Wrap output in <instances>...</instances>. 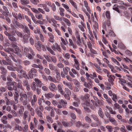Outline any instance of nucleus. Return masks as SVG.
I'll return each instance as SVG.
<instances>
[{
    "instance_id": "2f4dec72",
    "label": "nucleus",
    "mask_w": 132,
    "mask_h": 132,
    "mask_svg": "<svg viewBox=\"0 0 132 132\" xmlns=\"http://www.w3.org/2000/svg\"><path fill=\"white\" fill-rule=\"evenodd\" d=\"M36 14L35 16L37 19L40 20L43 19V17L41 14L39 13Z\"/></svg>"
},
{
    "instance_id": "0eeeda50",
    "label": "nucleus",
    "mask_w": 132,
    "mask_h": 132,
    "mask_svg": "<svg viewBox=\"0 0 132 132\" xmlns=\"http://www.w3.org/2000/svg\"><path fill=\"white\" fill-rule=\"evenodd\" d=\"M37 99V97L36 95L35 94L33 95L32 98L30 99L31 103L32 106H33L35 105Z\"/></svg>"
},
{
    "instance_id": "423d86ee",
    "label": "nucleus",
    "mask_w": 132,
    "mask_h": 132,
    "mask_svg": "<svg viewBox=\"0 0 132 132\" xmlns=\"http://www.w3.org/2000/svg\"><path fill=\"white\" fill-rule=\"evenodd\" d=\"M48 88L51 92H53L54 90H57V88L55 84L52 82L51 83L49 86Z\"/></svg>"
},
{
    "instance_id": "a878e982",
    "label": "nucleus",
    "mask_w": 132,
    "mask_h": 132,
    "mask_svg": "<svg viewBox=\"0 0 132 132\" xmlns=\"http://www.w3.org/2000/svg\"><path fill=\"white\" fill-rule=\"evenodd\" d=\"M57 88L58 91H59L60 93L61 94H64L62 89L63 87L61 84H59L57 86Z\"/></svg>"
},
{
    "instance_id": "774afa93",
    "label": "nucleus",
    "mask_w": 132,
    "mask_h": 132,
    "mask_svg": "<svg viewBox=\"0 0 132 132\" xmlns=\"http://www.w3.org/2000/svg\"><path fill=\"white\" fill-rule=\"evenodd\" d=\"M44 71L47 75H49L50 74V71L48 68H45L44 69Z\"/></svg>"
},
{
    "instance_id": "7ed1b4c3",
    "label": "nucleus",
    "mask_w": 132,
    "mask_h": 132,
    "mask_svg": "<svg viewBox=\"0 0 132 132\" xmlns=\"http://www.w3.org/2000/svg\"><path fill=\"white\" fill-rule=\"evenodd\" d=\"M4 33L5 35L7 36L9 39L12 42H15L16 41V39L15 37L11 35L6 31H5Z\"/></svg>"
},
{
    "instance_id": "f3484780",
    "label": "nucleus",
    "mask_w": 132,
    "mask_h": 132,
    "mask_svg": "<svg viewBox=\"0 0 132 132\" xmlns=\"http://www.w3.org/2000/svg\"><path fill=\"white\" fill-rule=\"evenodd\" d=\"M7 88V89L10 91H12L14 90V86H13L11 84V83L9 82H6Z\"/></svg>"
},
{
    "instance_id": "bf43d9fd",
    "label": "nucleus",
    "mask_w": 132,
    "mask_h": 132,
    "mask_svg": "<svg viewBox=\"0 0 132 132\" xmlns=\"http://www.w3.org/2000/svg\"><path fill=\"white\" fill-rule=\"evenodd\" d=\"M44 57L48 62H49L51 61L50 59H51V57L49 55H46Z\"/></svg>"
},
{
    "instance_id": "4be33fe9",
    "label": "nucleus",
    "mask_w": 132,
    "mask_h": 132,
    "mask_svg": "<svg viewBox=\"0 0 132 132\" xmlns=\"http://www.w3.org/2000/svg\"><path fill=\"white\" fill-rule=\"evenodd\" d=\"M54 94H53L51 92L46 93L45 94V97L48 99L53 97L54 96Z\"/></svg>"
},
{
    "instance_id": "680f3d73",
    "label": "nucleus",
    "mask_w": 132,
    "mask_h": 132,
    "mask_svg": "<svg viewBox=\"0 0 132 132\" xmlns=\"http://www.w3.org/2000/svg\"><path fill=\"white\" fill-rule=\"evenodd\" d=\"M91 116L92 118H93L94 120L97 121V123L99 122L98 119L96 116L94 115H92Z\"/></svg>"
},
{
    "instance_id": "9d476101",
    "label": "nucleus",
    "mask_w": 132,
    "mask_h": 132,
    "mask_svg": "<svg viewBox=\"0 0 132 132\" xmlns=\"http://www.w3.org/2000/svg\"><path fill=\"white\" fill-rule=\"evenodd\" d=\"M52 103L54 106L57 105V107L59 109L61 108H62V106L60 104V102H58L56 101L53 100L52 101Z\"/></svg>"
},
{
    "instance_id": "6e6552de",
    "label": "nucleus",
    "mask_w": 132,
    "mask_h": 132,
    "mask_svg": "<svg viewBox=\"0 0 132 132\" xmlns=\"http://www.w3.org/2000/svg\"><path fill=\"white\" fill-rule=\"evenodd\" d=\"M30 35H29L27 34H25L23 36V39L22 40V42L24 44L28 43V39L30 37Z\"/></svg>"
},
{
    "instance_id": "c756f323",
    "label": "nucleus",
    "mask_w": 132,
    "mask_h": 132,
    "mask_svg": "<svg viewBox=\"0 0 132 132\" xmlns=\"http://www.w3.org/2000/svg\"><path fill=\"white\" fill-rule=\"evenodd\" d=\"M74 124L76 127L79 128L80 126H82V122L79 121H74Z\"/></svg>"
},
{
    "instance_id": "c03bdc74",
    "label": "nucleus",
    "mask_w": 132,
    "mask_h": 132,
    "mask_svg": "<svg viewBox=\"0 0 132 132\" xmlns=\"http://www.w3.org/2000/svg\"><path fill=\"white\" fill-rule=\"evenodd\" d=\"M30 1L32 4L35 5H37L40 2L39 0H30Z\"/></svg>"
},
{
    "instance_id": "dca6fc26",
    "label": "nucleus",
    "mask_w": 132,
    "mask_h": 132,
    "mask_svg": "<svg viewBox=\"0 0 132 132\" xmlns=\"http://www.w3.org/2000/svg\"><path fill=\"white\" fill-rule=\"evenodd\" d=\"M82 107L84 108L86 110H88L89 109V102H86L83 103L82 104Z\"/></svg>"
},
{
    "instance_id": "b1692460",
    "label": "nucleus",
    "mask_w": 132,
    "mask_h": 132,
    "mask_svg": "<svg viewBox=\"0 0 132 132\" xmlns=\"http://www.w3.org/2000/svg\"><path fill=\"white\" fill-rule=\"evenodd\" d=\"M20 3L22 5H25L30 3L29 0H19Z\"/></svg>"
},
{
    "instance_id": "1a4fd4ad",
    "label": "nucleus",
    "mask_w": 132,
    "mask_h": 132,
    "mask_svg": "<svg viewBox=\"0 0 132 132\" xmlns=\"http://www.w3.org/2000/svg\"><path fill=\"white\" fill-rule=\"evenodd\" d=\"M63 82L65 86L67 87L69 89L71 90L73 89V87L71 83L67 81H64Z\"/></svg>"
},
{
    "instance_id": "ea45409f",
    "label": "nucleus",
    "mask_w": 132,
    "mask_h": 132,
    "mask_svg": "<svg viewBox=\"0 0 132 132\" xmlns=\"http://www.w3.org/2000/svg\"><path fill=\"white\" fill-rule=\"evenodd\" d=\"M47 50L50 52V53L52 55H55V54L53 50L51 48L49 47H46Z\"/></svg>"
},
{
    "instance_id": "a19ab883",
    "label": "nucleus",
    "mask_w": 132,
    "mask_h": 132,
    "mask_svg": "<svg viewBox=\"0 0 132 132\" xmlns=\"http://www.w3.org/2000/svg\"><path fill=\"white\" fill-rule=\"evenodd\" d=\"M15 23L16 25L20 28L23 29V28H24V26L22 24L16 21H15Z\"/></svg>"
},
{
    "instance_id": "aec40b11",
    "label": "nucleus",
    "mask_w": 132,
    "mask_h": 132,
    "mask_svg": "<svg viewBox=\"0 0 132 132\" xmlns=\"http://www.w3.org/2000/svg\"><path fill=\"white\" fill-rule=\"evenodd\" d=\"M6 60L8 62H8L4 60H2V61L4 65H12V63H11V62H9V61H11V60H10L9 59H6Z\"/></svg>"
},
{
    "instance_id": "5701e85b",
    "label": "nucleus",
    "mask_w": 132,
    "mask_h": 132,
    "mask_svg": "<svg viewBox=\"0 0 132 132\" xmlns=\"http://www.w3.org/2000/svg\"><path fill=\"white\" fill-rule=\"evenodd\" d=\"M36 113L38 116L39 117L40 119L43 118V114L41 111L39 110L38 108H37L35 109Z\"/></svg>"
},
{
    "instance_id": "2eb2a0df",
    "label": "nucleus",
    "mask_w": 132,
    "mask_h": 132,
    "mask_svg": "<svg viewBox=\"0 0 132 132\" xmlns=\"http://www.w3.org/2000/svg\"><path fill=\"white\" fill-rule=\"evenodd\" d=\"M97 113L98 116L101 118H103L104 117V114L102 110L100 108H99Z\"/></svg>"
},
{
    "instance_id": "052dcab7",
    "label": "nucleus",
    "mask_w": 132,
    "mask_h": 132,
    "mask_svg": "<svg viewBox=\"0 0 132 132\" xmlns=\"http://www.w3.org/2000/svg\"><path fill=\"white\" fill-rule=\"evenodd\" d=\"M120 130L121 132H128L123 125H122V127L120 128Z\"/></svg>"
},
{
    "instance_id": "69168bd1",
    "label": "nucleus",
    "mask_w": 132,
    "mask_h": 132,
    "mask_svg": "<svg viewBox=\"0 0 132 132\" xmlns=\"http://www.w3.org/2000/svg\"><path fill=\"white\" fill-rule=\"evenodd\" d=\"M126 127L128 130L132 131V126L127 125H126Z\"/></svg>"
},
{
    "instance_id": "0e129e2a",
    "label": "nucleus",
    "mask_w": 132,
    "mask_h": 132,
    "mask_svg": "<svg viewBox=\"0 0 132 132\" xmlns=\"http://www.w3.org/2000/svg\"><path fill=\"white\" fill-rule=\"evenodd\" d=\"M7 68L8 69L11 71H15V68L11 66H8L7 67Z\"/></svg>"
},
{
    "instance_id": "338daca9",
    "label": "nucleus",
    "mask_w": 132,
    "mask_h": 132,
    "mask_svg": "<svg viewBox=\"0 0 132 132\" xmlns=\"http://www.w3.org/2000/svg\"><path fill=\"white\" fill-rule=\"evenodd\" d=\"M52 72L53 73H55L57 74L60 72V71L56 67H55L53 70H52Z\"/></svg>"
},
{
    "instance_id": "cd10ccee",
    "label": "nucleus",
    "mask_w": 132,
    "mask_h": 132,
    "mask_svg": "<svg viewBox=\"0 0 132 132\" xmlns=\"http://www.w3.org/2000/svg\"><path fill=\"white\" fill-rule=\"evenodd\" d=\"M20 73L22 74V76L23 77H24V78H25L26 79H29V77L27 75L26 71H24V70H23L21 72H20Z\"/></svg>"
},
{
    "instance_id": "473e14b6",
    "label": "nucleus",
    "mask_w": 132,
    "mask_h": 132,
    "mask_svg": "<svg viewBox=\"0 0 132 132\" xmlns=\"http://www.w3.org/2000/svg\"><path fill=\"white\" fill-rule=\"evenodd\" d=\"M93 22L94 23V24L93 26V27L95 30H96V31H97V30L98 29V24L96 21H93Z\"/></svg>"
},
{
    "instance_id": "864d4df0",
    "label": "nucleus",
    "mask_w": 132,
    "mask_h": 132,
    "mask_svg": "<svg viewBox=\"0 0 132 132\" xmlns=\"http://www.w3.org/2000/svg\"><path fill=\"white\" fill-rule=\"evenodd\" d=\"M54 18L55 19L59 21H62V17H60L57 15H54Z\"/></svg>"
},
{
    "instance_id": "72a5a7b5",
    "label": "nucleus",
    "mask_w": 132,
    "mask_h": 132,
    "mask_svg": "<svg viewBox=\"0 0 132 132\" xmlns=\"http://www.w3.org/2000/svg\"><path fill=\"white\" fill-rule=\"evenodd\" d=\"M24 15L23 14H21V13H19L18 14V15L16 18V20L19 19L20 20L22 21V18H24Z\"/></svg>"
},
{
    "instance_id": "f03ea898",
    "label": "nucleus",
    "mask_w": 132,
    "mask_h": 132,
    "mask_svg": "<svg viewBox=\"0 0 132 132\" xmlns=\"http://www.w3.org/2000/svg\"><path fill=\"white\" fill-rule=\"evenodd\" d=\"M22 105L24 106L27 105V108L28 111H29L32 116H34L35 114V110L34 109L31 107L30 105L29 104V101L27 100L22 101Z\"/></svg>"
},
{
    "instance_id": "e2e57ef3",
    "label": "nucleus",
    "mask_w": 132,
    "mask_h": 132,
    "mask_svg": "<svg viewBox=\"0 0 132 132\" xmlns=\"http://www.w3.org/2000/svg\"><path fill=\"white\" fill-rule=\"evenodd\" d=\"M49 67L50 69L52 71L55 68V67L52 64L50 63L49 64Z\"/></svg>"
},
{
    "instance_id": "e433bc0d",
    "label": "nucleus",
    "mask_w": 132,
    "mask_h": 132,
    "mask_svg": "<svg viewBox=\"0 0 132 132\" xmlns=\"http://www.w3.org/2000/svg\"><path fill=\"white\" fill-rule=\"evenodd\" d=\"M111 59L112 62L119 66L120 65L119 62L114 58L112 57L111 58Z\"/></svg>"
},
{
    "instance_id": "ddd939ff",
    "label": "nucleus",
    "mask_w": 132,
    "mask_h": 132,
    "mask_svg": "<svg viewBox=\"0 0 132 132\" xmlns=\"http://www.w3.org/2000/svg\"><path fill=\"white\" fill-rule=\"evenodd\" d=\"M34 81L36 82V85L38 87H41L42 85H43V84L42 82V81L38 79H35Z\"/></svg>"
},
{
    "instance_id": "13d9d810",
    "label": "nucleus",
    "mask_w": 132,
    "mask_h": 132,
    "mask_svg": "<svg viewBox=\"0 0 132 132\" xmlns=\"http://www.w3.org/2000/svg\"><path fill=\"white\" fill-rule=\"evenodd\" d=\"M78 27L81 31L82 32L85 31V26L79 25Z\"/></svg>"
},
{
    "instance_id": "f8f14e48",
    "label": "nucleus",
    "mask_w": 132,
    "mask_h": 132,
    "mask_svg": "<svg viewBox=\"0 0 132 132\" xmlns=\"http://www.w3.org/2000/svg\"><path fill=\"white\" fill-rule=\"evenodd\" d=\"M93 98L95 101L96 102L98 103L100 105H103L104 103V101L102 100H100L98 99L95 96H93Z\"/></svg>"
},
{
    "instance_id": "6ab92c4d",
    "label": "nucleus",
    "mask_w": 132,
    "mask_h": 132,
    "mask_svg": "<svg viewBox=\"0 0 132 132\" xmlns=\"http://www.w3.org/2000/svg\"><path fill=\"white\" fill-rule=\"evenodd\" d=\"M4 50L8 53L9 54H10L11 55H12L11 52H14V50L12 48L10 47L4 48Z\"/></svg>"
},
{
    "instance_id": "39448f33",
    "label": "nucleus",
    "mask_w": 132,
    "mask_h": 132,
    "mask_svg": "<svg viewBox=\"0 0 132 132\" xmlns=\"http://www.w3.org/2000/svg\"><path fill=\"white\" fill-rule=\"evenodd\" d=\"M15 32L16 33L18 37L21 38H22L23 35L21 32L16 30H13L12 32H11V33H12L13 35H15Z\"/></svg>"
},
{
    "instance_id": "603ef678",
    "label": "nucleus",
    "mask_w": 132,
    "mask_h": 132,
    "mask_svg": "<svg viewBox=\"0 0 132 132\" xmlns=\"http://www.w3.org/2000/svg\"><path fill=\"white\" fill-rule=\"evenodd\" d=\"M60 39L61 42L64 45H66L68 44V42L66 39L65 40L62 37H61Z\"/></svg>"
},
{
    "instance_id": "09e8293b",
    "label": "nucleus",
    "mask_w": 132,
    "mask_h": 132,
    "mask_svg": "<svg viewBox=\"0 0 132 132\" xmlns=\"http://www.w3.org/2000/svg\"><path fill=\"white\" fill-rule=\"evenodd\" d=\"M28 14L31 17L32 20L34 22L35 21V20L36 19L34 15L31 12H29L28 13Z\"/></svg>"
},
{
    "instance_id": "20e7f679",
    "label": "nucleus",
    "mask_w": 132,
    "mask_h": 132,
    "mask_svg": "<svg viewBox=\"0 0 132 132\" xmlns=\"http://www.w3.org/2000/svg\"><path fill=\"white\" fill-rule=\"evenodd\" d=\"M47 34L49 37L48 41L52 43H54L55 40L53 35L50 32H48Z\"/></svg>"
},
{
    "instance_id": "f704fd0d",
    "label": "nucleus",
    "mask_w": 132,
    "mask_h": 132,
    "mask_svg": "<svg viewBox=\"0 0 132 132\" xmlns=\"http://www.w3.org/2000/svg\"><path fill=\"white\" fill-rule=\"evenodd\" d=\"M87 80L88 81V82L87 83L88 89H90L91 88L90 87H92L93 85V81L90 79H87Z\"/></svg>"
},
{
    "instance_id": "393cba45",
    "label": "nucleus",
    "mask_w": 132,
    "mask_h": 132,
    "mask_svg": "<svg viewBox=\"0 0 132 132\" xmlns=\"http://www.w3.org/2000/svg\"><path fill=\"white\" fill-rule=\"evenodd\" d=\"M0 69L1 71V73L2 74L5 75L7 73V70L3 66H1L0 67Z\"/></svg>"
},
{
    "instance_id": "de8ad7c7",
    "label": "nucleus",
    "mask_w": 132,
    "mask_h": 132,
    "mask_svg": "<svg viewBox=\"0 0 132 132\" xmlns=\"http://www.w3.org/2000/svg\"><path fill=\"white\" fill-rule=\"evenodd\" d=\"M31 88L32 90L35 91L36 89V83L34 82H33L32 83V85L31 87Z\"/></svg>"
},
{
    "instance_id": "412c9836",
    "label": "nucleus",
    "mask_w": 132,
    "mask_h": 132,
    "mask_svg": "<svg viewBox=\"0 0 132 132\" xmlns=\"http://www.w3.org/2000/svg\"><path fill=\"white\" fill-rule=\"evenodd\" d=\"M109 119L112 124L115 126H116L118 125L117 121L113 118L111 117H109Z\"/></svg>"
},
{
    "instance_id": "4468645a",
    "label": "nucleus",
    "mask_w": 132,
    "mask_h": 132,
    "mask_svg": "<svg viewBox=\"0 0 132 132\" xmlns=\"http://www.w3.org/2000/svg\"><path fill=\"white\" fill-rule=\"evenodd\" d=\"M24 28L23 29V32L27 33L28 35H30L31 34L30 30L28 26L26 25H25L24 26Z\"/></svg>"
},
{
    "instance_id": "37998d69",
    "label": "nucleus",
    "mask_w": 132,
    "mask_h": 132,
    "mask_svg": "<svg viewBox=\"0 0 132 132\" xmlns=\"http://www.w3.org/2000/svg\"><path fill=\"white\" fill-rule=\"evenodd\" d=\"M62 122L63 125L66 127H69L70 126L69 123H68L67 121L62 120Z\"/></svg>"
},
{
    "instance_id": "4d7b16f0",
    "label": "nucleus",
    "mask_w": 132,
    "mask_h": 132,
    "mask_svg": "<svg viewBox=\"0 0 132 132\" xmlns=\"http://www.w3.org/2000/svg\"><path fill=\"white\" fill-rule=\"evenodd\" d=\"M15 130H18L19 131H21L22 130V129L21 127L19 125H16L15 127Z\"/></svg>"
},
{
    "instance_id": "8fccbe9b",
    "label": "nucleus",
    "mask_w": 132,
    "mask_h": 132,
    "mask_svg": "<svg viewBox=\"0 0 132 132\" xmlns=\"http://www.w3.org/2000/svg\"><path fill=\"white\" fill-rule=\"evenodd\" d=\"M46 119L47 121L50 123H52L53 122V120L50 116H48L46 117Z\"/></svg>"
},
{
    "instance_id": "58836bf2",
    "label": "nucleus",
    "mask_w": 132,
    "mask_h": 132,
    "mask_svg": "<svg viewBox=\"0 0 132 132\" xmlns=\"http://www.w3.org/2000/svg\"><path fill=\"white\" fill-rule=\"evenodd\" d=\"M34 22L36 24L38 23L41 25H43L44 24L43 22V21L40 20H36V19L34 21Z\"/></svg>"
},
{
    "instance_id": "c85d7f7f",
    "label": "nucleus",
    "mask_w": 132,
    "mask_h": 132,
    "mask_svg": "<svg viewBox=\"0 0 132 132\" xmlns=\"http://www.w3.org/2000/svg\"><path fill=\"white\" fill-rule=\"evenodd\" d=\"M59 10H60V14L62 16H63L64 15V9L61 7H60L59 8Z\"/></svg>"
},
{
    "instance_id": "9b49d317",
    "label": "nucleus",
    "mask_w": 132,
    "mask_h": 132,
    "mask_svg": "<svg viewBox=\"0 0 132 132\" xmlns=\"http://www.w3.org/2000/svg\"><path fill=\"white\" fill-rule=\"evenodd\" d=\"M108 77L109 78L108 79V81L110 82L112 84H113V81H114V79L115 78V77L114 75H107Z\"/></svg>"
},
{
    "instance_id": "4c0bfd02",
    "label": "nucleus",
    "mask_w": 132,
    "mask_h": 132,
    "mask_svg": "<svg viewBox=\"0 0 132 132\" xmlns=\"http://www.w3.org/2000/svg\"><path fill=\"white\" fill-rule=\"evenodd\" d=\"M70 69V68L67 67H66L65 68H63V70L64 74L65 75H67L68 74V70Z\"/></svg>"
},
{
    "instance_id": "c9c22d12",
    "label": "nucleus",
    "mask_w": 132,
    "mask_h": 132,
    "mask_svg": "<svg viewBox=\"0 0 132 132\" xmlns=\"http://www.w3.org/2000/svg\"><path fill=\"white\" fill-rule=\"evenodd\" d=\"M73 81L74 82V84L76 86L79 87L80 86V82L78 81L77 80L75 79H73Z\"/></svg>"
},
{
    "instance_id": "a211bd4d",
    "label": "nucleus",
    "mask_w": 132,
    "mask_h": 132,
    "mask_svg": "<svg viewBox=\"0 0 132 132\" xmlns=\"http://www.w3.org/2000/svg\"><path fill=\"white\" fill-rule=\"evenodd\" d=\"M17 67H14L15 70L18 71V72H20L23 71V67L21 65H16Z\"/></svg>"
},
{
    "instance_id": "bb28decb",
    "label": "nucleus",
    "mask_w": 132,
    "mask_h": 132,
    "mask_svg": "<svg viewBox=\"0 0 132 132\" xmlns=\"http://www.w3.org/2000/svg\"><path fill=\"white\" fill-rule=\"evenodd\" d=\"M38 30H37V31H38ZM38 34L39 35V37L40 39V40L43 42H44L45 41V39H44V37L42 34V32H40L39 31H38Z\"/></svg>"
},
{
    "instance_id": "79ce46f5",
    "label": "nucleus",
    "mask_w": 132,
    "mask_h": 132,
    "mask_svg": "<svg viewBox=\"0 0 132 132\" xmlns=\"http://www.w3.org/2000/svg\"><path fill=\"white\" fill-rule=\"evenodd\" d=\"M23 63L24 65L28 66L30 64V62L28 60H24L23 62Z\"/></svg>"
},
{
    "instance_id": "f257e3e1",
    "label": "nucleus",
    "mask_w": 132,
    "mask_h": 132,
    "mask_svg": "<svg viewBox=\"0 0 132 132\" xmlns=\"http://www.w3.org/2000/svg\"><path fill=\"white\" fill-rule=\"evenodd\" d=\"M33 95V92L32 91H28L27 92V94L24 93L23 92H21L20 93V97L19 99V102L22 103V101L28 100V98H31Z\"/></svg>"
},
{
    "instance_id": "7c9ffc66",
    "label": "nucleus",
    "mask_w": 132,
    "mask_h": 132,
    "mask_svg": "<svg viewBox=\"0 0 132 132\" xmlns=\"http://www.w3.org/2000/svg\"><path fill=\"white\" fill-rule=\"evenodd\" d=\"M34 37L33 36L30 37L29 39V41L30 44L32 45H33L34 44Z\"/></svg>"
},
{
    "instance_id": "3c124183",
    "label": "nucleus",
    "mask_w": 132,
    "mask_h": 132,
    "mask_svg": "<svg viewBox=\"0 0 132 132\" xmlns=\"http://www.w3.org/2000/svg\"><path fill=\"white\" fill-rule=\"evenodd\" d=\"M108 35L110 36L114 37L115 36V35L114 33L112 30H110L109 32Z\"/></svg>"
},
{
    "instance_id": "a18cd8bd",
    "label": "nucleus",
    "mask_w": 132,
    "mask_h": 132,
    "mask_svg": "<svg viewBox=\"0 0 132 132\" xmlns=\"http://www.w3.org/2000/svg\"><path fill=\"white\" fill-rule=\"evenodd\" d=\"M69 2L71 3V5L74 6V7L76 9L77 8V7L76 5V3L74 2L73 0H69Z\"/></svg>"
},
{
    "instance_id": "5fc2aeb1",
    "label": "nucleus",
    "mask_w": 132,
    "mask_h": 132,
    "mask_svg": "<svg viewBox=\"0 0 132 132\" xmlns=\"http://www.w3.org/2000/svg\"><path fill=\"white\" fill-rule=\"evenodd\" d=\"M55 48L57 51L61 52V49L60 46L59 45H58L57 43H55Z\"/></svg>"
},
{
    "instance_id": "49530a36",
    "label": "nucleus",
    "mask_w": 132,
    "mask_h": 132,
    "mask_svg": "<svg viewBox=\"0 0 132 132\" xmlns=\"http://www.w3.org/2000/svg\"><path fill=\"white\" fill-rule=\"evenodd\" d=\"M62 5L68 12L71 13V11L69 9V7L67 5L64 4H62Z\"/></svg>"
},
{
    "instance_id": "6e6d98bb",
    "label": "nucleus",
    "mask_w": 132,
    "mask_h": 132,
    "mask_svg": "<svg viewBox=\"0 0 132 132\" xmlns=\"http://www.w3.org/2000/svg\"><path fill=\"white\" fill-rule=\"evenodd\" d=\"M28 112L27 111H25L24 113L23 119L24 120H26L28 114Z\"/></svg>"
}]
</instances>
